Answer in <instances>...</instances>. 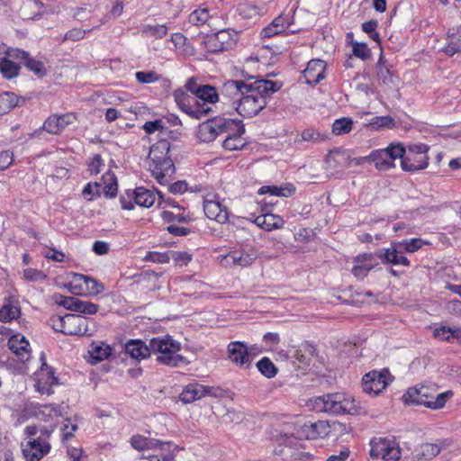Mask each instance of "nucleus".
<instances>
[{
    "label": "nucleus",
    "instance_id": "obj_1",
    "mask_svg": "<svg viewBox=\"0 0 461 461\" xmlns=\"http://www.w3.org/2000/svg\"><path fill=\"white\" fill-rule=\"evenodd\" d=\"M280 87L281 85L271 80L257 79L250 82L234 110L243 117H253L266 107L267 98Z\"/></svg>",
    "mask_w": 461,
    "mask_h": 461
},
{
    "label": "nucleus",
    "instance_id": "obj_2",
    "mask_svg": "<svg viewBox=\"0 0 461 461\" xmlns=\"http://www.w3.org/2000/svg\"><path fill=\"white\" fill-rule=\"evenodd\" d=\"M170 143L161 140L151 146L148 156V166L152 176L160 185L168 184L175 175V166L168 156Z\"/></svg>",
    "mask_w": 461,
    "mask_h": 461
},
{
    "label": "nucleus",
    "instance_id": "obj_3",
    "mask_svg": "<svg viewBox=\"0 0 461 461\" xmlns=\"http://www.w3.org/2000/svg\"><path fill=\"white\" fill-rule=\"evenodd\" d=\"M53 430V428L45 429L34 425L25 428L27 438L25 442H22V451L27 461H40L50 453V438Z\"/></svg>",
    "mask_w": 461,
    "mask_h": 461
},
{
    "label": "nucleus",
    "instance_id": "obj_4",
    "mask_svg": "<svg viewBox=\"0 0 461 461\" xmlns=\"http://www.w3.org/2000/svg\"><path fill=\"white\" fill-rule=\"evenodd\" d=\"M312 407L316 411L331 414L358 415L364 412V408L356 400L344 393H328L312 400Z\"/></svg>",
    "mask_w": 461,
    "mask_h": 461
},
{
    "label": "nucleus",
    "instance_id": "obj_5",
    "mask_svg": "<svg viewBox=\"0 0 461 461\" xmlns=\"http://www.w3.org/2000/svg\"><path fill=\"white\" fill-rule=\"evenodd\" d=\"M149 349L150 357L154 356L161 365L179 366L187 364L185 357L179 354L181 344L170 336L150 339Z\"/></svg>",
    "mask_w": 461,
    "mask_h": 461
},
{
    "label": "nucleus",
    "instance_id": "obj_6",
    "mask_svg": "<svg viewBox=\"0 0 461 461\" xmlns=\"http://www.w3.org/2000/svg\"><path fill=\"white\" fill-rule=\"evenodd\" d=\"M452 396V391L438 393L435 388L420 385L409 388L402 395V400L406 404L424 405L432 410H438L444 407L447 401Z\"/></svg>",
    "mask_w": 461,
    "mask_h": 461
},
{
    "label": "nucleus",
    "instance_id": "obj_7",
    "mask_svg": "<svg viewBox=\"0 0 461 461\" xmlns=\"http://www.w3.org/2000/svg\"><path fill=\"white\" fill-rule=\"evenodd\" d=\"M236 126L235 120L216 116L199 125L197 137L203 142H211L218 136L234 131Z\"/></svg>",
    "mask_w": 461,
    "mask_h": 461
},
{
    "label": "nucleus",
    "instance_id": "obj_8",
    "mask_svg": "<svg viewBox=\"0 0 461 461\" xmlns=\"http://www.w3.org/2000/svg\"><path fill=\"white\" fill-rule=\"evenodd\" d=\"M404 154V147L401 143H397L391 144L385 149L373 150L362 159L373 163L376 169L385 171L394 167V161L399 158H402Z\"/></svg>",
    "mask_w": 461,
    "mask_h": 461
},
{
    "label": "nucleus",
    "instance_id": "obj_9",
    "mask_svg": "<svg viewBox=\"0 0 461 461\" xmlns=\"http://www.w3.org/2000/svg\"><path fill=\"white\" fill-rule=\"evenodd\" d=\"M429 147L422 143L410 145L402 158H400L402 168L404 171L426 168L429 165Z\"/></svg>",
    "mask_w": 461,
    "mask_h": 461
},
{
    "label": "nucleus",
    "instance_id": "obj_10",
    "mask_svg": "<svg viewBox=\"0 0 461 461\" xmlns=\"http://www.w3.org/2000/svg\"><path fill=\"white\" fill-rule=\"evenodd\" d=\"M224 390L220 387L206 386L198 383L185 385L179 394V400L185 403H192L206 396L221 398L224 396Z\"/></svg>",
    "mask_w": 461,
    "mask_h": 461
},
{
    "label": "nucleus",
    "instance_id": "obj_11",
    "mask_svg": "<svg viewBox=\"0 0 461 461\" xmlns=\"http://www.w3.org/2000/svg\"><path fill=\"white\" fill-rule=\"evenodd\" d=\"M370 445V456L373 458H381L383 461H398L401 458V448L393 439L375 438Z\"/></svg>",
    "mask_w": 461,
    "mask_h": 461
},
{
    "label": "nucleus",
    "instance_id": "obj_12",
    "mask_svg": "<svg viewBox=\"0 0 461 461\" xmlns=\"http://www.w3.org/2000/svg\"><path fill=\"white\" fill-rule=\"evenodd\" d=\"M173 96L179 108L194 118L201 119L212 111V108H210L207 104L194 106L195 97L185 93L184 89L178 88L175 90Z\"/></svg>",
    "mask_w": 461,
    "mask_h": 461
},
{
    "label": "nucleus",
    "instance_id": "obj_13",
    "mask_svg": "<svg viewBox=\"0 0 461 461\" xmlns=\"http://www.w3.org/2000/svg\"><path fill=\"white\" fill-rule=\"evenodd\" d=\"M238 39V33L230 29L220 30L204 41L205 48L210 52H219L231 49Z\"/></svg>",
    "mask_w": 461,
    "mask_h": 461
},
{
    "label": "nucleus",
    "instance_id": "obj_14",
    "mask_svg": "<svg viewBox=\"0 0 461 461\" xmlns=\"http://www.w3.org/2000/svg\"><path fill=\"white\" fill-rule=\"evenodd\" d=\"M390 381L391 375L388 370L371 371L363 376V391L368 394L377 395L387 386Z\"/></svg>",
    "mask_w": 461,
    "mask_h": 461
},
{
    "label": "nucleus",
    "instance_id": "obj_15",
    "mask_svg": "<svg viewBox=\"0 0 461 461\" xmlns=\"http://www.w3.org/2000/svg\"><path fill=\"white\" fill-rule=\"evenodd\" d=\"M352 158L347 150L330 151L325 159V169L327 176L341 174L345 169L351 167Z\"/></svg>",
    "mask_w": 461,
    "mask_h": 461
},
{
    "label": "nucleus",
    "instance_id": "obj_16",
    "mask_svg": "<svg viewBox=\"0 0 461 461\" xmlns=\"http://www.w3.org/2000/svg\"><path fill=\"white\" fill-rule=\"evenodd\" d=\"M65 325V335L69 336H92L93 330L88 329L86 318L77 314H67Z\"/></svg>",
    "mask_w": 461,
    "mask_h": 461
},
{
    "label": "nucleus",
    "instance_id": "obj_17",
    "mask_svg": "<svg viewBox=\"0 0 461 461\" xmlns=\"http://www.w3.org/2000/svg\"><path fill=\"white\" fill-rule=\"evenodd\" d=\"M86 286L90 294H99L104 291V285L95 279L82 274H74L72 281L68 285V290L75 294H80L82 285Z\"/></svg>",
    "mask_w": 461,
    "mask_h": 461
},
{
    "label": "nucleus",
    "instance_id": "obj_18",
    "mask_svg": "<svg viewBox=\"0 0 461 461\" xmlns=\"http://www.w3.org/2000/svg\"><path fill=\"white\" fill-rule=\"evenodd\" d=\"M253 77H250L248 80H229L225 82L221 88V94L223 97L229 98L231 103V106L233 109L239 103V99L244 95L245 90L248 89V85H249L250 79Z\"/></svg>",
    "mask_w": 461,
    "mask_h": 461
},
{
    "label": "nucleus",
    "instance_id": "obj_19",
    "mask_svg": "<svg viewBox=\"0 0 461 461\" xmlns=\"http://www.w3.org/2000/svg\"><path fill=\"white\" fill-rule=\"evenodd\" d=\"M450 442L448 440H440L438 443H424L417 447L412 456L416 461H428L437 456L442 449L447 448Z\"/></svg>",
    "mask_w": 461,
    "mask_h": 461
},
{
    "label": "nucleus",
    "instance_id": "obj_20",
    "mask_svg": "<svg viewBox=\"0 0 461 461\" xmlns=\"http://www.w3.org/2000/svg\"><path fill=\"white\" fill-rule=\"evenodd\" d=\"M258 254L253 248L231 251L223 257L226 265L239 266L245 267L250 266L258 258Z\"/></svg>",
    "mask_w": 461,
    "mask_h": 461
},
{
    "label": "nucleus",
    "instance_id": "obj_21",
    "mask_svg": "<svg viewBox=\"0 0 461 461\" xmlns=\"http://www.w3.org/2000/svg\"><path fill=\"white\" fill-rule=\"evenodd\" d=\"M76 115L68 113L61 115L52 114L43 123V129L50 134H59L67 126L74 123Z\"/></svg>",
    "mask_w": 461,
    "mask_h": 461
},
{
    "label": "nucleus",
    "instance_id": "obj_22",
    "mask_svg": "<svg viewBox=\"0 0 461 461\" xmlns=\"http://www.w3.org/2000/svg\"><path fill=\"white\" fill-rule=\"evenodd\" d=\"M230 360L235 365L249 368L251 363L247 346L240 341L230 342L228 346Z\"/></svg>",
    "mask_w": 461,
    "mask_h": 461
},
{
    "label": "nucleus",
    "instance_id": "obj_23",
    "mask_svg": "<svg viewBox=\"0 0 461 461\" xmlns=\"http://www.w3.org/2000/svg\"><path fill=\"white\" fill-rule=\"evenodd\" d=\"M8 348L23 363L31 358L29 341L20 333L13 335L8 339Z\"/></svg>",
    "mask_w": 461,
    "mask_h": 461
},
{
    "label": "nucleus",
    "instance_id": "obj_24",
    "mask_svg": "<svg viewBox=\"0 0 461 461\" xmlns=\"http://www.w3.org/2000/svg\"><path fill=\"white\" fill-rule=\"evenodd\" d=\"M10 57L23 60L24 66L38 77H44L47 75V68L41 61L32 59L30 54L22 50H14L9 53Z\"/></svg>",
    "mask_w": 461,
    "mask_h": 461
},
{
    "label": "nucleus",
    "instance_id": "obj_25",
    "mask_svg": "<svg viewBox=\"0 0 461 461\" xmlns=\"http://www.w3.org/2000/svg\"><path fill=\"white\" fill-rule=\"evenodd\" d=\"M326 64L321 59H312L303 70V77L309 85H316L324 78Z\"/></svg>",
    "mask_w": 461,
    "mask_h": 461
},
{
    "label": "nucleus",
    "instance_id": "obj_26",
    "mask_svg": "<svg viewBox=\"0 0 461 461\" xmlns=\"http://www.w3.org/2000/svg\"><path fill=\"white\" fill-rule=\"evenodd\" d=\"M375 263L372 254L358 255L354 258V267L352 274L357 279H364L368 273L375 267Z\"/></svg>",
    "mask_w": 461,
    "mask_h": 461
},
{
    "label": "nucleus",
    "instance_id": "obj_27",
    "mask_svg": "<svg viewBox=\"0 0 461 461\" xmlns=\"http://www.w3.org/2000/svg\"><path fill=\"white\" fill-rule=\"evenodd\" d=\"M131 445L137 450L166 449V447L168 448L170 447V442L147 438L141 435H135L131 438Z\"/></svg>",
    "mask_w": 461,
    "mask_h": 461
},
{
    "label": "nucleus",
    "instance_id": "obj_28",
    "mask_svg": "<svg viewBox=\"0 0 461 461\" xmlns=\"http://www.w3.org/2000/svg\"><path fill=\"white\" fill-rule=\"evenodd\" d=\"M253 222L257 226L267 231L281 229L285 224V221L283 220V218L273 213H264L258 215V217L255 218Z\"/></svg>",
    "mask_w": 461,
    "mask_h": 461
},
{
    "label": "nucleus",
    "instance_id": "obj_29",
    "mask_svg": "<svg viewBox=\"0 0 461 461\" xmlns=\"http://www.w3.org/2000/svg\"><path fill=\"white\" fill-rule=\"evenodd\" d=\"M205 215L219 223H225L229 220V212L226 207H223L220 202L208 203L203 204Z\"/></svg>",
    "mask_w": 461,
    "mask_h": 461
},
{
    "label": "nucleus",
    "instance_id": "obj_30",
    "mask_svg": "<svg viewBox=\"0 0 461 461\" xmlns=\"http://www.w3.org/2000/svg\"><path fill=\"white\" fill-rule=\"evenodd\" d=\"M245 132V129L243 125H240V122H237V126L234 131L228 133L229 136L224 140L222 146L227 150H238L241 149L246 142L244 139L241 138V135Z\"/></svg>",
    "mask_w": 461,
    "mask_h": 461
},
{
    "label": "nucleus",
    "instance_id": "obj_31",
    "mask_svg": "<svg viewBox=\"0 0 461 461\" xmlns=\"http://www.w3.org/2000/svg\"><path fill=\"white\" fill-rule=\"evenodd\" d=\"M197 91L198 93L194 96V106L202 104H207L211 108V104H215L219 99L216 89L211 86L203 85L201 86L200 90Z\"/></svg>",
    "mask_w": 461,
    "mask_h": 461
},
{
    "label": "nucleus",
    "instance_id": "obj_32",
    "mask_svg": "<svg viewBox=\"0 0 461 461\" xmlns=\"http://www.w3.org/2000/svg\"><path fill=\"white\" fill-rule=\"evenodd\" d=\"M125 351L134 359H142L150 357L149 344L147 346L139 339L127 342Z\"/></svg>",
    "mask_w": 461,
    "mask_h": 461
},
{
    "label": "nucleus",
    "instance_id": "obj_33",
    "mask_svg": "<svg viewBox=\"0 0 461 461\" xmlns=\"http://www.w3.org/2000/svg\"><path fill=\"white\" fill-rule=\"evenodd\" d=\"M377 77L384 86L390 88L397 86L398 77L384 65L382 55L377 62Z\"/></svg>",
    "mask_w": 461,
    "mask_h": 461
},
{
    "label": "nucleus",
    "instance_id": "obj_34",
    "mask_svg": "<svg viewBox=\"0 0 461 461\" xmlns=\"http://www.w3.org/2000/svg\"><path fill=\"white\" fill-rule=\"evenodd\" d=\"M94 364L108 358L112 354V348L104 342H93L88 351Z\"/></svg>",
    "mask_w": 461,
    "mask_h": 461
},
{
    "label": "nucleus",
    "instance_id": "obj_35",
    "mask_svg": "<svg viewBox=\"0 0 461 461\" xmlns=\"http://www.w3.org/2000/svg\"><path fill=\"white\" fill-rule=\"evenodd\" d=\"M212 19L210 10L204 5H199L188 16V22L194 26H202L209 23Z\"/></svg>",
    "mask_w": 461,
    "mask_h": 461
},
{
    "label": "nucleus",
    "instance_id": "obj_36",
    "mask_svg": "<svg viewBox=\"0 0 461 461\" xmlns=\"http://www.w3.org/2000/svg\"><path fill=\"white\" fill-rule=\"evenodd\" d=\"M380 258L386 263H392L393 265H402L408 267L410 265L409 259L402 255V251H399L396 248L392 247L380 255Z\"/></svg>",
    "mask_w": 461,
    "mask_h": 461
},
{
    "label": "nucleus",
    "instance_id": "obj_37",
    "mask_svg": "<svg viewBox=\"0 0 461 461\" xmlns=\"http://www.w3.org/2000/svg\"><path fill=\"white\" fill-rule=\"evenodd\" d=\"M134 203L142 207H150L156 201L154 193L144 187H137L134 190Z\"/></svg>",
    "mask_w": 461,
    "mask_h": 461
},
{
    "label": "nucleus",
    "instance_id": "obj_38",
    "mask_svg": "<svg viewBox=\"0 0 461 461\" xmlns=\"http://www.w3.org/2000/svg\"><path fill=\"white\" fill-rule=\"evenodd\" d=\"M170 41L174 44L176 50L183 55H193L194 48L187 42V39L182 33H173L170 37Z\"/></svg>",
    "mask_w": 461,
    "mask_h": 461
},
{
    "label": "nucleus",
    "instance_id": "obj_39",
    "mask_svg": "<svg viewBox=\"0 0 461 461\" xmlns=\"http://www.w3.org/2000/svg\"><path fill=\"white\" fill-rule=\"evenodd\" d=\"M60 415V407L52 404L42 405L35 412L36 418L43 421H48Z\"/></svg>",
    "mask_w": 461,
    "mask_h": 461
},
{
    "label": "nucleus",
    "instance_id": "obj_40",
    "mask_svg": "<svg viewBox=\"0 0 461 461\" xmlns=\"http://www.w3.org/2000/svg\"><path fill=\"white\" fill-rule=\"evenodd\" d=\"M18 105V98L15 94L3 92L0 94V116L9 113Z\"/></svg>",
    "mask_w": 461,
    "mask_h": 461
},
{
    "label": "nucleus",
    "instance_id": "obj_41",
    "mask_svg": "<svg viewBox=\"0 0 461 461\" xmlns=\"http://www.w3.org/2000/svg\"><path fill=\"white\" fill-rule=\"evenodd\" d=\"M20 67L7 58H3L0 61V72L4 77L7 79L14 78L18 76Z\"/></svg>",
    "mask_w": 461,
    "mask_h": 461
},
{
    "label": "nucleus",
    "instance_id": "obj_42",
    "mask_svg": "<svg viewBox=\"0 0 461 461\" xmlns=\"http://www.w3.org/2000/svg\"><path fill=\"white\" fill-rule=\"evenodd\" d=\"M141 32L146 36L162 39L167 34L168 28L165 24H146L143 25Z\"/></svg>",
    "mask_w": 461,
    "mask_h": 461
},
{
    "label": "nucleus",
    "instance_id": "obj_43",
    "mask_svg": "<svg viewBox=\"0 0 461 461\" xmlns=\"http://www.w3.org/2000/svg\"><path fill=\"white\" fill-rule=\"evenodd\" d=\"M104 192L105 196L113 197L117 193V180L114 174L108 172L103 176Z\"/></svg>",
    "mask_w": 461,
    "mask_h": 461
},
{
    "label": "nucleus",
    "instance_id": "obj_44",
    "mask_svg": "<svg viewBox=\"0 0 461 461\" xmlns=\"http://www.w3.org/2000/svg\"><path fill=\"white\" fill-rule=\"evenodd\" d=\"M257 366L258 371L267 378L274 377L277 373L276 366L267 357H263L262 359H260L258 362Z\"/></svg>",
    "mask_w": 461,
    "mask_h": 461
},
{
    "label": "nucleus",
    "instance_id": "obj_45",
    "mask_svg": "<svg viewBox=\"0 0 461 461\" xmlns=\"http://www.w3.org/2000/svg\"><path fill=\"white\" fill-rule=\"evenodd\" d=\"M353 122L348 117H343L336 120L332 125V132L336 135L348 133L352 130Z\"/></svg>",
    "mask_w": 461,
    "mask_h": 461
},
{
    "label": "nucleus",
    "instance_id": "obj_46",
    "mask_svg": "<svg viewBox=\"0 0 461 461\" xmlns=\"http://www.w3.org/2000/svg\"><path fill=\"white\" fill-rule=\"evenodd\" d=\"M20 312V307L8 303L4 305L0 310V320L3 321H10L17 319Z\"/></svg>",
    "mask_w": 461,
    "mask_h": 461
},
{
    "label": "nucleus",
    "instance_id": "obj_47",
    "mask_svg": "<svg viewBox=\"0 0 461 461\" xmlns=\"http://www.w3.org/2000/svg\"><path fill=\"white\" fill-rule=\"evenodd\" d=\"M99 306L88 301H84L78 298L77 306L74 312L83 314H95L97 312Z\"/></svg>",
    "mask_w": 461,
    "mask_h": 461
},
{
    "label": "nucleus",
    "instance_id": "obj_48",
    "mask_svg": "<svg viewBox=\"0 0 461 461\" xmlns=\"http://www.w3.org/2000/svg\"><path fill=\"white\" fill-rule=\"evenodd\" d=\"M325 429V423L323 421H318L315 423H305L303 427V431L305 432V437L307 438H316L321 436V432L318 430L319 429Z\"/></svg>",
    "mask_w": 461,
    "mask_h": 461
},
{
    "label": "nucleus",
    "instance_id": "obj_49",
    "mask_svg": "<svg viewBox=\"0 0 461 461\" xmlns=\"http://www.w3.org/2000/svg\"><path fill=\"white\" fill-rule=\"evenodd\" d=\"M135 77L140 84H151L159 80L160 76L155 71H138L135 74Z\"/></svg>",
    "mask_w": 461,
    "mask_h": 461
},
{
    "label": "nucleus",
    "instance_id": "obj_50",
    "mask_svg": "<svg viewBox=\"0 0 461 461\" xmlns=\"http://www.w3.org/2000/svg\"><path fill=\"white\" fill-rule=\"evenodd\" d=\"M442 50L448 56H453L456 53L461 52V37L452 36L449 39L448 43Z\"/></svg>",
    "mask_w": 461,
    "mask_h": 461
},
{
    "label": "nucleus",
    "instance_id": "obj_51",
    "mask_svg": "<svg viewBox=\"0 0 461 461\" xmlns=\"http://www.w3.org/2000/svg\"><path fill=\"white\" fill-rule=\"evenodd\" d=\"M23 278L28 282H39L47 279V275L35 268H26L23 270Z\"/></svg>",
    "mask_w": 461,
    "mask_h": 461
},
{
    "label": "nucleus",
    "instance_id": "obj_52",
    "mask_svg": "<svg viewBox=\"0 0 461 461\" xmlns=\"http://www.w3.org/2000/svg\"><path fill=\"white\" fill-rule=\"evenodd\" d=\"M301 136L304 141L320 142L325 140L323 134L312 128L305 129Z\"/></svg>",
    "mask_w": 461,
    "mask_h": 461
},
{
    "label": "nucleus",
    "instance_id": "obj_53",
    "mask_svg": "<svg viewBox=\"0 0 461 461\" xmlns=\"http://www.w3.org/2000/svg\"><path fill=\"white\" fill-rule=\"evenodd\" d=\"M144 260L154 263H168L170 261V255L168 253H160L157 251L148 252Z\"/></svg>",
    "mask_w": 461,
    "mask_h": 461
},
{
    "label": "nucleus",
    "instance_id": "obj_54",
    "mask_svg": "<svg viewBox=\"0 0 461 461\" xmlns=\"http://www.w3.org/2000/svg\"><path fill=\"white\" fill-rule=\"evenodd\" d=\"M423 244L420 239H411V240H403L399 244L406 252L413 253L421 248Z\"/></svg>",
    "mask_w": 461,
    "mask_h": 461
},
{
    "label": "nucleus",
    "instance_id": "obj_55",
    "mask_svg": "<svg viewBox=\"0 0 461 461\" xmlns=\"http://www.w3.org/2000/svg\"><path fill=\"white\" fill-rule=\"evenodd\" d=\"M457 330H452L448 327H440L434 330L435 337L441 339L442 340L449 341L451 338L456 337Z\"/></svg>",
    "mask_w": 461,
    "mask_h": 461
},
{
    "label": "nucleus",
    "instance_id": "obj_56",
    "mask_svg": "<svg viewBox=\"0 0 461 461\" xmlns=\"http://www.w3.org/2000/svg\"><path fill=\"white\" fill-rule=\"evenodd\" d=\"M161 216L164 221L167 222L171 221H178V222H187L189 221L188 216H185L184 213H174L169 211H163Z\"/></svg>",
    "mask_w": 461,
    "mask_h": 461
},
{
    "label": "nucleus",
    "instance_id": "obj_57",
    "mask_svg": "<svg viewBox=\"0 0 461 461\" xmlns=\"http://www.w3.org/2000/svg\"><path fill=\"white\" fill-rule=\"evenodd\" d=\"M371 125L375 129L380 127L392 128L394 126V120L391 116H377Z\"/></svg>",
    "mask_w": 461,
    "mask_h": 461
},
{
    "label": "nucleus",
    "instance_id": "obj_58",
    "mask_svg": "<svg viewBox=\"0 0 461 461\" xmlns=\"http://www.w3.org/2000/svg\"><path fill=\"white\" fill-rule=\"evenodd\" d=\"M353 53L356 57L360 58L363 60H366L370 57V50L364 43L354 44Z\"/></svg>",
    "mask_w": 461,
    "mask_h": 461
},
{
    "label": "nucleus",
    "instance_id": "obj_59",
    "mask_svg": "<svg viewBox=\"0 0 461 461\" xmlns=\"http://www.w3.org/2000/svg\"><path fill=\"white\" fill-rule=\"evenodd\" d=\"M270 24L273 28L276 29V31L279 32L280 33L285 32L290 25L288 19L283 14L275 18Z\"/></svg>",
    "mask_w": 461,
    "mask_h": 461
},
{
    "label": "nucleus",
    "instance_id": "obj_60",
    "mask_svg": "<svg viewBox=\"0 0 461 461\" xmlns=\"http://www.w3.org/2000/svg\"><path fill=\"white\" fill-rule=\"evenodd\" d=\"M67 314L65 316H52L50 319V324L52 329L56 331L61 332L65 334V323L63 321H66Z\"/></svg>",
    "mask_w": 461,
    "mask_h": 461
},
{
    "label": "nucleus",
    "instance_id": "obj_61",
    "mask_svg": "<svg viewBox=\"0 0 461 461\" xmlns=\"http://www.w3.org/2000/svg\"><path fill=\"white\" fill-rule=\"evenodd\" d=\"M170 260H174L176 263L187 264L192 259V256L187 252L183 251H170Z\"/></svg>",
    "mask_w": 461,
    "mask_h": 461
},
{
    "label": "nucleus",
    "instance_id": "obj_62",
    "mask_svg": "<svg viewBox=\"0 0 461 461\" xmlns=\"http://www.w3.org/2000/svg\"><path fill=\"white\" fill-rule=\"evenodd\" d=\"M14 161L13 153L9 150L0 151V170L6 169Z\"/></svg>",
    "mask_w": 461,
    "mask_h": 461
},
{
    "label": "nucleus",
    "instance_id": "obj_63",
    "mask_svg": "<svg viewBox=\"0 0 461 461\" xmlns=\"http://www.w3.org/2000/svg\"><path fill=\"white\" fill-rule=\"evenodd\" d=\"M77 426L76 424H72L69 420H66L63 424L62 429V437L64 440H68V438L73 437V433L77 430Z\"/></svg>",
    "mask_w": 461,
    "mask_h": 461
},
{
    "label": "nucleus",
    "instance_id": "obj_64",
    "mask_svg": "<svg viewBox=\"0 0 461 461\" xmlns=\"http://www.w3.org/2000/svg\"><path fill=\"white\" fill-rule=\"evenodd\" d=\"M223 420L226 422L239 423L243 420V413L236 410H229L226 414L223 415Z\"/></svg>",
    "mask_w": 461,
    "mask_h": 461
}]
</instances>
